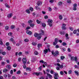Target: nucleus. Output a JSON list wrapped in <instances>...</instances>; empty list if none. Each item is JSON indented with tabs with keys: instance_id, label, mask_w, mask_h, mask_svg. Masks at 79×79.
Wrapping results in <instances>:
<instances>
[{
	"instance_id": "obj_24",
	"label": "nucleus",
	"mask_w": 79,
	"mask_h": 79,
	"mask_svg": "<svg viewBox=\"0 0 79 79\" xmlns=\"http://www.w3.org/2000/svg\"><path fill=\"white\" fill-rule=\"evenodd\" d=\"M30 26L31 27H34V23H31L30 25Z\"/></svg>"
},
{
	"instance_id": "obj_15",
	"label": "nucleus",
	"mask_w": 79,
	"mask_h": 79,
	"mask_svg": "<svg viewBox=\"0 0 79 79\" xmlns=\"http://www.w3.org/2000/svg\"><path fill=\"white\" fill-rule=\"evenodd\" d=\"M75 73L77 75V76H79V72L77 71H74Z\"/></svg>"
},
{
	"instance_id": "obj_44",
	"label": "nucleus",
	"mask_w": 79,
	"mask_h": 79,
	"mask_svg": "<svg viewBox=\"0 0 79 79\" xmlns=\"http://www.w3.org/2000/svg\"><path fill=\"white\" fill-rule=\"evenodd\" d=\"M0 44L1 45H3V42H2V40L1 39H0Z\"/></svg>"
},
{
	"instance_id": "obj_23",
	"label": "nucleus",
	"mask_w": 79,
	"mask_h": 79,
	"mask_svg": "<svg viewBox=\"0 0 79 79\" xmlns=\"http://www.w3.org/2000/svg\"><path fill=\"white\" fill-rule=\"evenodd\" d=\"M47 74L48 76V77L49 78H52V75L50 74H48V73H47Z\"/></svg>"
},
{
	"instance_id": "obj_11",
	"label": "nucleus",
	"mask_w": 79,
	"mask_h": 79,
	"mask_svg": "<svg viewBox=\"0 0 79 79\" xmlns=\"http://www.w3.org/2000/svg\"><path fill=\"white\" fill-rule=\"evenodd\" d=\"M35 9L36 10H38V11H40V10H41V9L40 7L37 6H36Z\"/></svg>"
},
{
	"instance_id": "obj_22",
	"label": "nucleus",
	"mask_w": 79,
	"mask_h": 79,
	"mask_svg": "<svg viewBox=\"0 0 79 79\" xmlns=\"http://www.w3.org/2000/svg\"><path fill=\"white\" fill-rule=\"evenodd\" d=\"M26 13H28L29 14V13H30V10H29V9H27L26 10Z\"/></svg>"
},
{
	"instance_id": "obj_34",
	"label": "nucleus",
	"mask_w": 79,
	"mask_h": 79,
	"mask_svg": "<svg viewBox=\"0 0 79 79\" xmlns=\"http://www.w3.org/2000/svg\"><path fill=\"white\" fill-rule=\"evenodd\" d=\"M56 44H57V42L54 41L53 43V45H56Z\"/></svg>"
},
{
	"instance_id": "obj_2",
	"label": "nucleus",
	"mask_w": 79,
	"mask_h": 79,
	"mask_svg": "<svg viewBox=\"0 0 79 79\" xmlns=\"http://www.w3.org/2000/svg\"><path fill=\"white\" fill-rule=\"evenodd\" d=\"M32 75H36V76H39V75H42V73L41 72H39L38 73L34 72L32 74Z\"/></svg>"
},
{
	"instance_id": "obj_25",
	"label": "nucleus",
	"mask_w": 79,
	"mask_h": 79,
	"mask_svg": "<svg viewBox=\"0 0 79 79\" xmlns=\"http://www.w3.org/2000/svg\"><path fill=\"white\" fill-rule=\"evenodd\" d=\"M42 45L41 44H38V47H39V48L42 47Z\"/></svg>"
},
{
	"instance_id": "obj_19",
	"label": "nucleus",
	"mask_w": 79,
	"mask_h": 79,
	"mask_svg": "<svg viewBox=\"0 0 79 79\" xmlns=\"http://www.w3.org/2000/svg\"><path fill=\"white\" fill-rule=\"evenodd\" d=\"M1 63L2 66H4L5 64V62L3 61L1 62Z\"/></svg>"
},
{
	"instance_id": "obj_7",
	"label": "nucleus",
	"mask_w": 79,
	"mask_h": 79,
	"mask_svg": "<svg viewBox=\"0 0 79 79\" xmlns=\"http://www.w3.org/2000/svg\"><path fill=\"white\" fill-rule=\"evenodd\" d=\"M13 16V14L12 13H10L7 15V17L8 18H11Z\"/></svg>"
},
{
	"instance_id": "obj_35",
	"label": "nucleus",
	"mask_w": 79,
	"mask_h": 79,
	"mask_svg": "<svg viewBox=\"0 0 79 79\" xmlns=\"http://www.w3.org/2000/svg\"><path fill=\"white\" fill-rule=\"evenodd\" d=\"M73 33L74 34H76V33H77V30H74L73 31Z\"/></svg>"
},
{
	"instance_id": "obj_47",
	"label": "nucleus",
	"mask_w": 79,
	"mask_h": 79,
	"mask_svg": "<svg viewBox=\"0 0 79 79\" xmlns=\"http://www.w3.org/2000/svg\"><path fill=\"white\" fill-rule=\"evenodd\" d=\"M27 70H29V71H31V69L30 68H27L26 69Z\"/></svg>"
},
{
	"instance_id": "obj_33",
	"label": "nucleus",
	"mask_w": 79,
	"mask_h": 79,
	"mask_svg": "<svg viewBox=\"0 0 79 79\" xmlns=\"http://www.w3.org/2000/svg\"><path fill=\"white\" fill-rule=\"evenodd\" d=\"M32 44L33 45H34V46H35V45H37V44L35 42H32Z\"/></svg>"
},
{
	"instance_id": "obj_8",
	"label": "nucleus",
	"mask_w": 79,
	"mask_h": 79,
	"mask_svg": "<svg viewBox=\"0 0 79 79\" xmlns=\"http://www.w3.org/2000/svg\"><path fill=\"white\" fill-rule=\"evenodd\" d=\"M26 32V33H27L28 34H29V35H32V32L30 31H28L27 30Z\"/></svg>"
},
{
	"instance_id": "obj_43",
	"label": "nucleus",
	"mask_w": 79,
	"mask_h": 79,
	"mask_svg": "<svg viewBox=\"0 0 79 79\" xmlns=\"http://www.w3.org/2000/svg\"><path fill=\"white\" fill-rule=\"evenodd\" d=\"M2 55H6V52H2Z\"/></svg>"
},
{
	"instance_id": "obj_12",
	"label": "nucleus",
	"mask_w": 79,
	"mask_h": 79,
	"mask_svg": "<svg viewBox=\"0 0 79 79\" xmlns=\"http://www.w3.org/2000/svg\"><path fill=\"white\" fill-rule=\"evenodd\" d=\"M44 61L43 60H41L40 61V63H43V68H45V66L44 65Z\"/></svg>"
},
{
	"instance_id": "obj_5",
	"label": "nucleus",
	"mask_w": 79,
	"mask_h": 79,
	"mask_svg": "<svg viewBox=\"0 0 79 79\" xmlns=\"http://www.w3.org/2000/svg\"><path fill=\"white\" fill-rule=\"evenodd\" d=\"M40 34L39 35H44V31L42 30L39 31Z\"/></svg>"
},
{
	"instance_id": "obj_61",
	"label": "nucleus",
	"mask_w": 79,
	"mask_h": 79,
	"mask_svg": "<svg viewBox=\"0 0 79 79\" xmlns=\"http://www.w3.org/2000/svg\"><path fill=\"white\" fill-rule=\"evenodd\" d=\"M24 41H25V42H28L29 41V40L28 39H25L24 40Z\"/></svg>"
},
{
	"instance_id": "obj_62",
	"label": "nucleus",
	"mask_w": 79,
	"mask_h": 79,
	"mask_svg": "<svg viewBox=\"0 0 79 79\" xmlns=\"http://www.w3.org/2000/svg\"><path fill=\"white\" fill-rule=\"evenodd\" d=\"M56 69H57V70H60V67L58 66L57 67H56Z\"/></svg>"
},
{
	"instance_id": "obj_9",
	"label": "nucleus",
	"mask_w": 79,
	"mask_h": 79,
	"mask_svg": "<svg viewBox=\"0 0 79 79\" xmlns=\"http://www.w3.org/2000/svg\"><path fill=\"white\" fill-rule=\"evenodd\" d=\"M52 54L54 56H56V55H58V51H56L55 52L53 53V52H52Z\"/></svg>"
},
{
	"instance_id": "obj_55",
	"label": "nucleus",
	"mask_w": 79,
	"mask_h": 79,
	"mask_svg": "<svg viewBox=\"0 0 79 79\" xmlns=\"http://www.w3.org/2000/svg\"><path fill=\"white\" fill-rule=\"evenodd\" d=\"M65 58V57L62 56H61L60 58L61 60H63V59H64V58Z\"/></svg>"
},
{
	"instance_id": "obj_14",
	"label": "nucleus",
	"mask_w": 79,
	"mask_h": 79,
	"mask_svg": "<svg viewBox=\"0 0 79 79\" xmlns=\"http://www.w3.org/2000/svg\"><path fill=\"white\" fill-rule=\"evenodd\" d=\"M40 5H42L41 2L40 1L38 2L37 3V5H38V6H40Z\"/></svg>"
},
{
	"instance_id": "obj_30",
	"label": "nucleus",
	"mask_w": 79,
	"mask_h": 79,
	"mask_svg": "<svg viewBox=\"0 0 79 79\" xmlns=\"http://www.w3.org/2000/svg\"><path fill=\"white\" fill-rule=\"evenodd\" d=\"M5 5L6 6V7H7V8H10V6L8 5V4H5Z\"/></svg>"
},
{
	"instance_id": "obj_3",
	"label": "nucleus",
	"mask_w": 79,
	"mask_h": 79,
	"mask_svg": "<svg viewBox=\"0 0 79 79\" xmlns=\"http://www.w3.org/2000/svg\"><path fill=\"white\" fill-rule=\"evenodd\" d=\"M66 26V24L63 23L62 24V29L63 30H66V28L65 27Z\"/></svg>"
},
{
	"instance_id": "obj_41",
	"label": "nucleus",
	"mask_w": 79,
	"mask_h": 79,
	"mask_svg": "<svg viewBox=\"0 0 79 79\" xmlns=\"http://www.w3.org/2000/svg\"><path fill=\"white\" fill-rule=\"evenodd\" d=\"M60 34L61 35L64 34L65 33H64V31L60 32Z\"/></svg>"
},
{
	"instance_id": "obj_58",
	"label": "nucleus",
	"mask_w": 79,
	"mask_h": 79,
	"mask_svg": "<svg viewBox=\"0 0 79 79\" xmlns=\"http://www.w3.org/2000/svg\"><path fill=\"white\" fill-rule=\"evenodd\" d=\"M53 2H54V0H51L49 1L50 3H52Z\"/></svg>"
},
{
	"instance_id": "obj_50",
	"label": "nucleus",
	"mask_w": 79,
	"mask_h": 79,
	"mask_svg": "<svg viewBox=\"0 0 79 79\" xmlns=\"http://www.w3.org/2000/svg\"><path fill=\"white\" fill-rule=\"evenodd\" d=\"M72 73V70H70L68 72L69 74H70Z\"/></svg>"
},
{
	"instance_id": "obj_1",
	"label": "nucleus",
	"mask_w": 79,
	"mask_h": 79,
	"mask_svg": "<svg viewBox=\"0 0 79 79\" xmlns=\"http://www.w3.org/2000/svg\"><path fill=\"white\" fill-rule=\"evenodd\" d=\"M52 22L53 21L51 19H49L48 20V21L47 23H48L49 26L52 27Z\"/></svg>"
},
{
	"instance_id": "obj_16",
	"label": "nucleus",
	"mask_w": 79,
	"mask_h": 79,
	"mask_svg": "<svg viewBox=\"0 0 79 79\" xmlns=\"http://www.w3.org/2000/svg\"><path fill=\"white\" fill-rule=\"evenodd\" d=\"M7 49L8 50H11V47L10 46H8L7 47Z\"/></svg>"
},
{
	"instance_id": "obj_54",
	"label": "nucleus",
	"mask_w": 79,
	"mask_h": 79,
	"mask_svg": "<svg viewBox=\"0 0 79 79\" xmlns=\"http://www.w3.org/2000/svg\"><path fill=\"white\" fill-rule=\"evenodd\" d=\"M18 60V61H19V62H20V61H21V58L20 57L19 58Z\"/></svg>"
},
{
	"instance_id": "obj_6",
	"label": "nucleus",
	"mask_w": 79,
	"mask_h": 79,
	"mask_svg": "<svg viewBox=\"0 0 79 79\" xmlns=\"http://www.w3.org/2000/svg\"><path fill=\"white\" fill-rule=\"evenodd\" d=\"M76 7H77V4H74L73 5V10H77V8H76Z\"/></svg>"
},
{
	"instance_id": "obj_48",
	"label": "nucleus",
	"mask_w": 79,
	"mask_h": 79,
	"mask_svg": "<svg viewBox=\"0 0 79 79\" xmlns=\"http://www.w3.org/2000/svg\"><path fill=\"white\" fill-rule=\"evenodd\" d=\"M59 67H60V68H61V69H62L63 68V65H60Z\"/></svg>"
},
{
	"instance_id": "obj_46",
	"label": "nucleus",
	"mask_w": 79,
	"mask_h": 79,
	"mask_svg": "<svg viewBox=\"0 0 79 79\" xmlns=\"http://www.w3.org/2000/svg\"><path fill=\"white\" fill-rule=\"evenodd\" d=\"M68 3H71V0H68L67 1Z\"/></svg>"
},
{
	"instance_id": "obj_57",
	"label": "nucleus",
	"mask_w": 79,
	"mask_h": 79,
	"mask_svg": "<svg viewBox=\"0 0 79 79\" xmlns=\"http://www.w3.org/2000/svg\"><path fill=\"white\" fill-rule=\"evenodd\" d=\"M32 23V20H30L28 21V23L30 24H31V23Z\"/></svg>"
},
{
	"instance_id": "obj_4",
	"label": "nucleus",
	"mask_w": 79,
	"mask_h": 79,
	"mask_svg": "<svg viewBox=\"0 0 79 79\" xmlns=\"http://www.w3.org/2000/svg\"><path fill=\"white\" fill-rule=\"evenodd\" d=\"M48 50L49 52H50V48H48V49H45L44 50V54H47L48 52Z\"/></svg>"
},
{
	"instance_id": "obj_37",
	"label": "nucleus",
	"mask_w": 79,
	"mask_h": 79,
	"mask_svg": "<svg viewBox=\"0 0 79 79\" xmlns=\"http://www.w3.org/2000/svg\"><path fill=\"white\" fill-rule=\"evenodd\" d=\"M17 74H21V71L19 70L17 72Z\"/></svg>"
},
{
	"instance_id": "obj_18",
	"label": "nucleus",
	"mask_w": 79,
	"mask_h": 79,
	"mask_svg": "<svg viewBox=\"0 0 79 79\" xmlns=\"http://www.w3.org/2000/svg\"><path fill=\"white\" fill-rule=\"evenodd\" d=\"M39 35L37 33H35L34 34V36L35 37H37L38 36H39Z\"/></svg>"
},
{
	"instance_id": "obj_40",
	"label": "nucleus",
	"mask_w": 79,
	"mask_h": 79,
	"mask_svg": "<svg viewBox=\"0 0 79 79\" xmlns=\"http://www.w3.org/2000/svg\"><path fill=\"white\" fill-rule=\"evenodd\" d=\"M13 66L14 67V68H16V67L17 66V64H14L13 65Z\"/></svg>"
},
{
	"instance_id": "obj_38",
	"label": "nucleus",
	"mask_w": 79,
	"mask_h": 79,
	"mask_svg": "<svg viewBox=\"0 0 79 79\" xmlns=\"http://www.w3.org/2000/svg\"><path fill=\"white\" fill-rule=\"evenodd\" d=\"M11 67V66L10 65H7V68L8 69H10Z\"/></svg>"
},
{
	"instance_id": "obj_64",
	"label": "nucleus",
	"mask_w": 79,
	"mask_h": 79,
	"mask_svg": "<svg viewBox=\"0 0 79 79\" xmlns=\"http://www.w3.org/2000/svg\"><path fill=\"white\" fill-rule=\"evenodd\" d=\"M11 79H16V77H15V76H13L12 77Z\"/></svg>"
},
{
	"instance_id": "obj_42",
	"label": "nucleus",
	"mask_w": 79,
	"mask_h": 79,
	"mask_svg": "<svg viewBox=\"0 0 79 79\" xmlns=\"http://www.w3.org/2000/svg\"><path fill=\"white\" fill-rule=\"evenodd\" d=\"M74 58V60L75 61H77V58L76 56H75Z\"/></svg>"
},
{
	"instance_id": "obj_56",
	"label": "nucleus",
	"mask_w": 79,
	"mask_h": 79,
	"mask_svg": "<svg viewBox=\"0 0 79 79\" xmlns=\"http://www.w3.org/2000/svg\"><path fill=\"white\" fill-rule=\"evenodd\" d=\"M10 74H11V75L13 74V70H10Z\"/></svg>"
},
{
	"instance_id": "obj_45",
	"label": "nucleus",
	"mask_w": 79,
	"mask_h": 79,
	"mask_svg": "<svg viewBox=\"0 0 79 79\" xmlns=\"http://www.w3.org/2000/svg\"><path fill=\"white\" fill-rule=\"evenodd\" d=\"M55 47L56 48H58L60 47V46H59V45H56L55 46Z\"/></svg>"
},
{
	"instance_id": "obj_39",
	"label": "nucleus",
	"mask_w": 79,
	"mask_h": 79,
	"mask_svg": "<svg viewBox=\"0 0 79 79\" xmlns=\"http://www.w3.org/2000/svg\"><path fill=\"white\" fill-rule=\"evenodd\" d=\"M30 10L31 11H32L34 10L33 8H32V7H30Z\"/></svg>"
},
{
	"instance_id": "obj_29",
	"label": "nucleus",
	"mask_w": 79,
	"mask_h": 79,
	"mask_svg": "<svg viewBox=\"0 0 79 79\" xmlns=\"http://www.w3.org/2000/svg\"><path fill=\"white\" fill-rule=\"evenodd\" d=\"M71 60L72 61H74V56L71 57Z\"/></svg>"
},
{
	"instance_id": "obj_28",
	"label": "nucleus",
	"mask_w": 79,
	"mask_h": 79,
	"mask_svg": "<svg viewBox=\"0 0 79 79\" xmlns=\"http://www.w3.org/2000/svg\"><path fill=\"white\" fill-rule=\"evenodd\" d=\"M42 26L44 27H45L46 26V24L44 23H42Z\"/></svg>"
},
{
	"instance_id": "obj_26",
	"label": "nucleus",
	"mask_w": 79,
	"mask_h": 79,
	"mask_svg": "<svg viewBox=\"0 0 79 79\" xmlns=\"http://www.w3.org/2000/svg\"><path fill=\"white\" fill-rule=\"evenodd\" d=\"M75 68H77V69H79V66L78 65H75L74 66Z\"/></svg>"
},
{
	"instance_id": "obj_31",
	"label": "nucleus",
	"mask_w": 79,
	"mask_h": 79,
	"mask_svg": "<svg viewBox=\"0 0 79 79\" xmlns=\"http://www.w3.org/2000/svg\"><path fill=\"white\" fill-rule=\"evenodd\" d=\"M5 29V30H8V29H9V27L8 26H6Z\"/></svg>"
},
{
	"instance_id": "obj_27",
	"label": "nucleus",
	"mask_w": 79,
	"mask_h": 79,
	"mask_svg": "<svg viewBox=\"0 0 79 79\" xmlns=\"http://www.w3.org/2000/svg\"><path fill=\"white\" fill-rule=\"evenodd\" d=\"M35 55H38L39 53H38V52L37 51H35L34 52Z\"/></svg>"
},
{
	"instance_id": "obj_63",
	"label": "nucleus",
	"mask_w": 79,
	"mask_h": 79,
	"mask_svg": "<svg viewBox=\"0 0 79 79\" xmlns=\"http://www.w3.org/2000/svg\"><path fill=\"white\" fill-rule=\"evenodd\" d=\"M44 18L45 19H47V18H48V16L45 15L44 16Z\"/></svg>"
},
{
	"instance_id": "obj_20",
	"label": "nucleus",
	"mask_w": 79,
	"mask_h": 79,
	"mask_svg": "<svg viewBox=\"0 0 79 79\" xmlns=\"http://www.w3.org/2000/svg\"><path fill=\"white\" fill-rule=\"evenodd\" d=\"M15 27V26L14 25H12L10 26V29H13Z\"/></svg>"
},
{
	"instance_id": "obj_53",
	"label": "nucleus",
	"mask_w": 79,
	"mask_h": 79,
	"mask_svg": "<svg viewBox=\"0 0 79 79\" xmlns=\"http://www.w3.org/2000/svg\"><path fill=\"white\" fill-rule=\"evenodd\" d=\"M69 29L70 31H73V27H70Z\"/></svg>"
},
{
	"instance_id": "obj_17",
	"label": "nucleus",
	"mask_w": 79,
	"mask_h": 79,
	"mask_svg": "<svg viewBox=\"0 0 79 79\" xmlns=\"http://www.w3.org/2000/svg\"><path fill=\"white\" fill-rule=\"evenodd\" d=\"M22 26L23 28H25V27H26V25L24 23H23L22 24Z\"/></svg>"
},
{
	"instance_id": "obj_49",
	"label": "nucleus",
	"mask_w": 79,
	"mask_h": 79,
	"mask_svg": "<svg viewBox=\"0 0 79 79\" xmlns=\"http://www.w3.org/2000/svg\"><path fill=\"white\" fill-rule=\"evenodd\" d=\"M54 77H58V73H55L54 74Z\"/></svg>"
},
{
	"instance_id": "obj_13",
	"label": "nucleus",
	"mask_w": 79,
	"mask_h": 79,
	"mask_svg": "<svg viewBox=\"0 0 79 79\" xmlns=\"http://www.w3.org/2000/svg\"><path fill=\"white\" fill-rule=\"evenodd\" d=\"M59 18L60 20H62L63 19V16L61 15H60L59 16Z\"/></svg>"
},
{
	"instance_id": "obj_60",
	"label": "nucleus",
	"mask_w": 79,
	"mask_h": 79,
	"mask_svg": "<svg viewBox=\"0 0 79 79\" xmlns=\"http://www.w3.org/2000/svg\"><path fill=\"white\" fill-rule=\"evenodd\" d=\"M17 19L16 16H15L13 17V19L15 20V19Z\"/></svg>"
},
{
	"instance_id": "obj_36",
	"label": "nucleus",
	"mask_w": 79,
	"mask_h": 79,
	"mask_svg": "<svg viewBox=\"0 0 79 79\" xmlns=\"http://www.w3.org/2000/svg\"><path fill=\"white\" fill-rule=\"evenodd\" d=\"M36 22L38 24H40V21L39 20H37Z\"/></svg>"
},
{
	"instance_id": "obj_51",
	"label": "nucleus",
	"mask_w": 79,
	"mask_h": 79,
	"mask_svg": "<svg viewBox=\"0 0 79 79\" xmlns=\"http://www.w3.org/2000/svg\"><path fill=\"white\" fill-rule=\"evenodd\" d=\"M60 75H63L64 74V73L63 72V71H61L60 72Z\"/></svg>"
},
{
	"instance_id": "obj_52",
	"label": "nucleus",
	"mask_w": 79,
	"mask_h": 79,
	"mask_svg": "<svg viewBox=\"0 0 79 79\" xmlns=\"http://www.w3.org/2000/svg\"><path fill=\"white\" fill-rule=\"evenodd\" d=\"M55 65L56 66H60V64L57 63H56L55 64Z\"/></svg>"
},
{
	"instance_id": "obj_10",
	"label": "nucleus",
	"mask_w": 79,
	"mask_h": 79,
	"mask_svg": "<svg viewBox=\"0 0 79 79\" xmlns=\"http://www.w3.org/2000/svg\"><path fill=\"white\" fill-rule=\"evenodd\" d=\"M22 61L23 64H26V59L23 58V59Z\"/></svg>"
},
{
	"instance_id": "obj_32",
	"label": "nucleus",
	"mask_w": 79,
	"mask_h": 79,
	"mask_svg": "<svg viewBox=\"0 0 79 79\" xmlns=\"http://www.w3.org/2000/svg\"><path fill=\"white\" fill-rule=\"evenodd\" d=\"M62 45H63V46H66V45H67V44L65 42H63L62 43Z\"/></svg>"
},
{
	"instance_id": "obj_21",
	"label": "nucleus",
	"mask_w": 79,
	"mask_h": 79,
	"mask_svg": "<svg viewBox=\"0 0 79 79\" xmlns=\"http://www.w3.org/2000/svg\"><path fill=\"white\" fill-rule=\"evenodd\" d=\"M8 71V69H4L3 70V72L4 73H6Z\"/></svg>"
},
{
	"instance_id": "obj_59",
	"label": "nucleus",
	"mask_w": 79,
	"mask_h": 79,
	"mask_svg": "<svg viewBox=\"0 0 79 79\" xmlns=\"http://www.w3.org/2000/svg\"><path fill=\"white\" fill-rule=\"evenodd\" d=\"M61 50H62L63 52H64V51H66V49H65L64 48H61Z\"/></svg>"
}]
</instances>
